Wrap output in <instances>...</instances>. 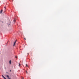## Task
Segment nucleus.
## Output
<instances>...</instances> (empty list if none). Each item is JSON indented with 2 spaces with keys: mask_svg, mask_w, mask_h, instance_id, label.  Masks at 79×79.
Returning a JSON list of instances; mask_svg holds the SVG:
<instances>
[{
  "mask_svg": "<svg viewBox=\"0 0 79 79\" xmlns=\"http://www.w3.org/2000/svg\"><path fill=\"white\" fill-rule=\"evenodd\" d=\"M6 77H7V78H8L9 79H11V78H9V76L8 75H6Z\"/></svg>",
  "mask_w": 79,
  "mask_h": 79,
  "instance_id": "f257e3e1",
  "label": "nucleus"
},
{
  "mask_svg": "<svg viewBox=\"0 0 79 79\" xmlns=\"http://www.w3.org/2000/svg\"><path fill=\"white\" fill-rule=\"evenodd\" d=\"M16 41H17V40H16L15 42H14L13 45L14 47H15V44H16Z\"/></svg>",
  "mask_w": 79,
  "mask_h": 79,
  "instance_id": "f03ea898",
  "label": "nucleus"
},
{
  "mask_svg": "<svg viewBox=\"0 0 79 79\" xmlns=\"http://www.w3.org/2000/svg\"><path fill=\"white\" fill-rule=\"evenodd\" d=\"M14 23H15V22H16V19H14Z\"/></svg>",
  "mask_w": 79,
  "mask_h": 79,
  "instance_id": "20e7f679",
  "label": "nucleus"
},
{
  "mask_svg": "<svg viewBox=\"0 0 79 79\" xmlns=\"http://www.w3.org/2000/svg\"><path fill=\"white\" fill-rule=\"evenodd\" d=\"M23 79H24V78H23Z\"/></svg>",
  "mask_w": 79,
  "mask_h": 79,
  "instance_id": "4468645a",
  "label": "nucleus"
},
{
  "mask_svg": "<svg viewBox=\"0 0 79 79\" xmlns=\"http://www.w3.org/2000/svg\"><path fill=\"white\" fill-rule=\"evenodd\" d=\"M11 70H10V72H11Z\"/></svg>",
  "mask_w": 79,
  "mask_h": 79,
  "instance_id": "ddd939ff",
  "label": "nucleus"
},
{
  "mask_svg": "<svg viewBox=\"0 0 79 79\" xmlns=\"http://www.w3.org/2000/svg\"><path fill=\"white\" fill-rule=\"evenodd\" d=\"M21 65V64H20V63H19V66H20Z\"/></svg>",
  "mask_w": 79,
  "mask_h": 79,
  "instance_id": "0eeeda50",
  "label": "nucleus"
},
{
  "mask_svg": "<svg viewBox=\"0 0 79 79\" xmlns=\"http://www.w3.org/2000/svg\"><path fill=\"white\" fill-rule=\"evenodd\" d=\"M16 41H17V40H16L15 42H14L13 45L14 47H15V44H16Z\"/></svg>",
  "mask_w": 79,
  "mask_h": 79,
  "instance_id": "7ed1b4c3",
  "label": "nucleus"
},
{
  "mask_svg": "<svg viewBox=\"0 0 79 79\" xmlns=\"http://www.w3.org/2000/svg\"><path fill=\"white\" fill-rule=\"evenodd\" d=\"M4 8L5 9H6V7H4Z\"/></svg>",
  "mask_w": 79,
  "mask_h": 79,
  "instance_id": "9d476101",
  "label": "nucleus"
},
{
  "mask_svg": "<svg viewBox=\"0 0 79 79\" xmlns=\"http://www.w3.org/2000/svg\"><path fill=\"white\" fill-rule=\"evenodd\" d=\"M9 63L10 64H11V60H10V61H9Z\"/></svg>",
  "mask_w": 79,
  "mask_h": 79,
  "instance_id": "39448f33",
  "label": "nucleus"
},
{
  "mask_svg": "<svg viewBox=\"0 0 79 79\" xmlns=\"http://www.w3.org/2000/svg\"><path fill=\"white\" fill-rule=\"evenodd\" d=\"M26 73H27V71H26Z\"/></svg>",
  "mask_w": 79,
  "mask_h": 79,
  "instance_id": "9b49d317",
  "label": "nucleus"
},
{
  "mask_svg": "<svg viewBox=\"0 0 79 79\" xmlns=\"http://www.w3.org/2000/svg\"><path fill=\"white\" fill-rule=\"evenodd\" d=\"M2 12H3V10H1V11L0 12V13H2Z\"/></svg>",
  "mask_w": 79,
  "mask_h": 79,
  "instance_id": "423d86ee",
  "label": "nucleus"
},
{
  "mask_svg": "<svg viewBox=\"0 0 79 79\" xmlns=\"http://www.w3.org/2000/svg\"><path fill=\"white\" fill-rule=\"evenodd\" d=\"M24 40H26V38H24Z\"/></svg>",
  "mask_w": 79,
  "mask_h": 79,
  "instance_id": "1a4fd4ad",
  "label": "nucleus"
},
{
  "mask_svg": "<svg viewBox=\"0 0 79 79\" xmlns=\"http://www.w3.org/2000/svg\"><path fill=\"white\" fill-rule=\"evenodd\" d=\"M15 58H17V56H15Z\"/></svg>",
  "mask_w": 79,
  "mask_h": 79,
  "instance_id": "f8f14e48",
  "label": "nucleus"
},
{
  "mask_svg": "<svg viewBox=\"0 0 79 79\" xmlns=\"http://www.w3.org/2000/svg\"><path fill=\"white\" fill-rule=\"evenodd\" d=\"M26 66H27V64H26Z\"/></svg>",
  "mask_w": 79,
  "mask_h": 79,
  "instance_id": "6e6552de",
  "label": "nucleus"
}]
</instances>
